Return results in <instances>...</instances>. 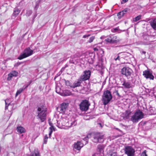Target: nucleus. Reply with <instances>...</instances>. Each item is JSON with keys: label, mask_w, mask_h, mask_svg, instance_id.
<instances>
[{"label": "nucleus", "mask_w": 156, "mask_h": 156, "mask_svg": "<svg viewBox=\"0 0 156 156\" xmlns=\"http://www.w3.org/2000/svg\"><path fill=\"white\" fill-rule=\"evenodd\" d=\"M57 123L59 127L64 126L69 128L77 124L76 120L73 117L68 119L66 117H62L57 121Z\"/></svg>", "instance_id": "nucleus-1"}, {"label": "nucleus", "mask_w": 156, "mask_h": 156, "mask_svg": "<svg viewBox=\"0 0 156 156\" xmlns=\"http://www.w3.org/2000/svg\"><path fill=\"white\" fill-rule=\"evenodd\" d=\"M47 111V108L43 105L37 107V116L42 122H44L46 119Z\"/></svg>", "instance_id": "nucleus-2"}, {"label": "nucleus", "mask_w": 156, "mask_h": 156, "mask_svg": "<svg viewBox=\"0 0 156 156\" xmlns=\"http://www.w3.org/2000/svg\"><path fill=\"white\" fill-rule=\"evenodd\" d=\"M92 141L96 143H102L105 140L104 135L100 133L92 134Z\"/></svg>", "instance_id": "nucleus-3"}, {"label": "nucleus", "mask_w": 156, "mask_h": 156, "mask_svg": "<svg viewBox=\"0 0 156 156\" xmlns=\"http://www.w3.org/2000/svg\"><path fill=\"white\" fill-rule=\"evenodd\" d=\"M144 116V113L139 110L136 111L134 114L131 116L130 120L133 123H136L140 119H142Z\"/></svg>", "instance_id": "nucleus-4"}, {"label": "nucleus", "mask_w": 156, "mask_h": 156, "mask_svg": "<svg viewBox=\"0 0 156 156\" xmlns=\"http://www.w3.org/2000/svg\"><path fill=\"white\" fill-rule=\"evenodd\" d=\"M112 98L111 92L108 90L105 91L102 97V101L104 105L107 104Z\"/></svg>", "instance_id": "nucleus-5"}, {"label": "nucleus", "mask_w": 156, "mask_h": 156, "mask_svg": "<svg viewBox=\"0 0 156 156\" xmlns=\"http://www.w3.org/2000/svg\"><path fill=\"white\" fill-rule=\"evenodd\" d=\"M34 53V50H31L30 48H27L24 51L23 53L18 58V59L21 60L32 55Z\"/></svg>", "instance_id": "nucleus-6"}, {"label": "nucleus", "mask_w": 156, "mask_h": 156, "mask_svg": "<svg viewBox=\"0 0 156 156\" xmlns=\"http://www.w3.org/2000/svg\"><path fill=\"white\" fill-rule=\"evenodd\" d=\"M90 104L87 100H83L79 105L80 108L82 111H87L89 109Z\"/></svg>", "instance_id": "nucleus-7"}, {"label": "nucleus", "mask_w": 156, "mask_h": 156, "mask_svg": "<svg viewBox=\"0 0 156 156\" xmlns=\"http://www.w3.org/2000/svg\"><path fill=\"white\" fill-rule=\"evenodd\" d=\"M105 41L111 43H117L120 41V40L117 38L116 36L114 35H111L109 37L105 39Z\"/></svg>", "instance_id": "nucleus-8"}, {"label": "nucleus", "mask_w": 156, "mask_h": 156, "mask_svg": "<svg viewBox=\"0 0 156 156\" xmlns=\"http://www.w3.org/2000/svg\"><path fill=\"white\" fill-rule=\"evenodd\" d=\"M91 72L90 70H86L83 72V74L82 75L79 79L80 81H84L89 79L90 76Z\"/></svg>", "instance_id": "nucleus-9"}, {"label": "nucleus", "mask_w": 156, "mask_h": 156, "mask_svg": "<svg viewBox=\"0 0 156 156\" xmlns=\"http://www.w3.org/2000/svg\"><path fill=\"white\" fill-rule=\"evenodd\" d=\"M132 70L128 67H125L121 69V73L126 77H129L131 74Z\"/></svg>", "instance_id": "nucleus-10"}, {"label": "nucleus", "mask_w": 156, "mask_h": 156, "mask_svg": "<svg viewBox=\"0 0 156 156\" xmlns=\"http://www.w3.org/2000/svg\"><path fill=\"white\" fill-rule=\"evenodd\" d=\"M125 153L128 156H133L135 152L134 150L130 146H127L125 148Z\"/></svg>", "instance_id": "nucleus-11"}, {"label": "nucleus", "mask_w": 156, "mask_h": 156, "mask_svg": "<svg viewBox=\"0 0 156 156\" xmlns=\"http://www.w3.org/2000/svg\"><path fill=\"white\" fill-rule=\"evenodd\" d=\"M68 106L69 103H63L61 104L60 105L59 108L60 112L62 113H64Z\"/></svg>", "instance_id": "nucleus-12"}, {"label": "nucleus", "mask_w": 156, "mask_h": 156, "mask_svg": "<svg viewBox=\"0 0 156 156\" xmlns=\"http://www.w3.org/2000/svg\"><path fill=\"white\" fill-rule=\"evenodd\" d=\"M143 75L146 79L153 80L154 76L152 74L151 72L148 70H145L143 72Z\"/></svg>", "instance_id": "nucleus-13"}, {"label": "nucleus", "mask_w": 156, "mask_h": 156, "mask_svg": "<svg viewBox=\"0 0 156 156\" xmlns=\"http://www.w3.org/2000/svg\"><path fill=\"white\" fill-rule=\"evenodd\" d=\"M83 144L80 141H78L74 144L73 149H75L77 150H80L81 148L83 146Z\"/></svg>", "instance_id": "nucleus-14"}, {"label": "nucleus", "mask_w": 156, "mask_h": 156, "mask_svg": "<svg viewBox=\"0 0 156 156\" xmlns=\"http://www.w3.org/2000/svg\"><path fill=\"white\" fill-rule=\"evenodd\" d=\"M5 110L9 109V110H12V105L10 103V101L9 99L5 100Z\"/></svg>", "instance_id": "nucleus-15"}, {"label": "nucleus", "mask_w": 156, "mask_h": 156, "mask_svg": "<svg viewBox=\"0 0 156 156\" xmlns=\"http://www.w3.org/2000/svg\"><path fill=\"white\" fill-rule=\"evenodd\" d=\"M18 74V73L16 71H13L11 72L8 74L7 80H10L13 76H16Z\"/></svg>", "instance_id": "nucleus-16"}, {"label": "nucleus", "mask_w": 156, "mask_h": 156, "mask_svg": "<svg viewBox=\"0 0 156 156\" xmlns=\"http://www.w3.org/2000/svg\"><path fill=\"white\" fill-rule=\"evenodd\" d=\"M31 83V82H30L29 84L28 85H27L25 88H21L19 90H18L17 91V92L16 94V97L18 95H19L21 93L23 90H24L26 88H27L29 84H30Z\"/></svg>", "instance_id": "nucleus-17"}, {"label": "nucleus", "mask_w": 156, "mask_h": 156, "mask_svg": "<svg viewBox=\"0 0 156 156\" xmlns=\"http://www.w3.org/2000/svg\"><path fill=\"white\" fill-rule=\"evenodd\" d=\"M30 156H40L38 149H35L34 152L31 153Z\"/></svg>", "instance_id": "nucleus-18"}, {"label": "nucleus", "mask_w": 156, "mask_h": 156, "mask_svg": "<svg viewBox=\"0 0 156 156\" xmlns=\"http://www.w3.org/2000/svg\"><path fill=\"white\" fill-rule=\"evenodd\" d=\"M144 40L143 41L142 44L144 45H148L150 44V42L148 41L149 37L147 36H144Z\"/></svg>", "instance_id": "nucleus-19"}, {"label": "nucleus", "mask_w": 156, "mask_h": 156, "mask_svg": "<svg viewBox=\"0 0 156 156\" xmlns=\"http://www.w3.org/2000/svg\"><path fill=\"white\" fill-rule=\"evenodd\" d=\"M104 147L103 145H98L97 148V152L100 153H103Z\"/></svg>", "instance_id": "nucleus-20"}, {"label": "nucleus", "mask_w": 156, "mask_h": 156, "mask_svg": "<svg viewBox=\"0 0 156 156\" xmlns=\"http://www.w3.org/2000/svg\"><path fill=\"white\" fill-rule=\"evenodd\" d=\"M16 130L18 132L20 133H23L25 132V130L21 126H18Z\"/></svg>", "instance_id": "nucleus-21"}, {"label": "nucleus", "mask_w": 156, "mask_h": 156, "mask_svg": "<svg viewBox=\"0 0 156 156\" xmlns=\"http://www.w3.org/2000/svg\"><path fill=\"white\" fill-rule=\"evenodd\" d=\"M122 85L126 88H129L131 87L130 83L126 81H124Z\"/></svg>", "instance_id": "nucleus-22"}, {"label": "nucleus", "mask_w": 156, "mask_h": 156, "mask_svg": "<svg viewBox=\"0 0 156 156\" xmlns=\"http://www.w3.org/2000/svg\"><path fill=\"white\" fill-rule=\"evenodd\" d=\"M131 112L130 110H126L124 112V118L126 119H129L131 114Z\"/></svg>", "instance_id": "nucleus-23"}, {"label": "nucleus", "mask_w": 156, "mask_h": 156, "mask_svg": "<svg viewBox=\"0 0 156 156\" xmlns=\"http://www.w3.org/2000/svg\"><path fill=\"white\" fill-rule=\"evenodd\" d=\"M151 27L154 30H156V19L150 22Z\"/></svg>", "instance_id": "nucleus-24"}, {"label": "nucleus", "mask_w": 156, "mask_h": 156, "mask_svg": "<svg viewBox=\"0 0 156 156\" xmlns=\"http://www.w3.org/2000/svg\"><path fill=\"white\" fill-rule=\"evenodd\" d=\"M20 11L17 8H15L14 11L13 16L16 17L20 12Z\"/></svg>", "instance_id": "nucleus-25"}, {"label": "nucleus", "mask_w": 156, "mask_h": 156, "mask_svg": "<svg viewBox=\"0 0 156 156\" xmlns=\"http://www.w3.org/2000/svg\"><path fill=\"white\" fill-rule=\"evenodd\" d=\"M81 83L80 81H77L76 83H74L71 86V87L75 88L80 86Z\"/></svg>", "instance_id": "nucleus-26"}, {"label": "nucleus", "mask_w": 156, "mask_h": 156, "mask_svg": "<svg viewBox=\"0 0 156 156\" xmlns=\"http://www.w3.org/2000/svg\"><path fill=\"white\" fill-rule=\"evenodd\" d=\"M91 134H89L87 135V136L84 138L83 139V140L84 141H86V142L85 143V144H86L88 143V139L89 138H90L91 136Z\"/></svg>", "instance_id": "nucleus-27"}, {"label": "nucleus", "mask_w": 156, "mask_h": 156, "mask_svg": "<svg viewBox=\"0 0 156 156\" xmlns=\"http://www.w3.org/2000/svg\"><path fill=\"white\" fill-rule=\"evenodd\" d=\"M125 14V13H123V12L121 11L119 12L117 14L118 18L119 19L121 18Z\"/></svg>", "instance_id": "nucleus-28"}, {"label": "nucleus", "mask_w": 156, "mask_h": 156, "mask_svg": "<svg viewBox=\"0 0 156 156\" xmlns=\"http://www.w3.org/2000/svg\"><path fill=\"white\" fill-rule=\"evenodd\" d=\"M71 94V92L68 90H66L64 91V96H67L70 95Z\"/></svg>", "instance_id": "nucleus-29"}, {"label": "nucleus", "mask_w": 156, "mask_h": 156, "mask_svg": "<svg viewBox=\"0 0 156 156\" xmlns=\"http://www.w3.org/2000/svg\"><path fill=\"white\" fill-rule=\"evenodd\" d=\"M104 156V153H100L98 152L97 153L94 154L92 155V156Z\"/></svg>", "instance_id": "nucleus-30"}, {"label": "nucleus", "mask_w": 156, "mask_h": 156, "mask_svg": "<svg viewBox=\"0 0 156 156\" xmlns=\"http://www.w3.org/2000/svg\"><path fill=\"white\" fill-rule=\"evenodd\" d=\"M141 16L139 15L133 19V21L136 22L141 19Z\"/></svg>", "instance_id": "nucleus-31"}, {"label": "nucleus", "mask_w": 156, "mask_h": 156, "mask_svg": "<svg viewBox=\"0 0 156 156\" xmlns=\"http://www.w3.org/2000/svg\"><path fill=\"white\" fill-rule=\"evenodd\" d=\"M95 38L94 36H92L90 38L89 40L88 41V42L91 43L92 42Z\"/></svg>", "instance_id": "nucleus-32"}, {"label": "nucleus", "mask_w": 156, "mask_h": 156, "mask_svg": "<svg viewBox=\"0 0 156 156\" xmlns=\"http://www.w3.org/2000/svg\"><path fill=\"white\" fill-rule=\"evenodd\" d=\"M65 81L66 85L67 86H69L71 87V86H72V84H71L70 83V82L69 81H66L65 80Z\"/></svg>", "instance_id": "nucleus-33"}, {"label": "nucleus", "mask_w": 156, "mask_h": 156, "mask_svg": "<svg viewBox=\"0 0 156 156\" xmlns=\"http://www.w3.org/2000/svg\"><path fill=\"white\" fill-rule=\"evenodd\" d=\"M48 137L47 135H46L44 136V144H46L47 141V140L48 139Z\"/></svg>", "instance_id": "nucleus-34"}, {"label": "nucleus", "mask_w": 156, "mask_h": 156, "mask_svg": "<svg viewBox=\"0 0 156 156\" xmlns=\"http://www.w3.org/2000/svg\"><path fill=\"white\" fill-rule=\"evenodd\" d=\"M141 156H147L146 154V151H144L141 154Z\"/></svg>", "instance_id": "nucleus-35"}, {"label": "nucleus", "mask_w": 156, "mask_h": 156, "mask_svg": "<svg viewBox=\"0 0 156 156\" xmlns=\"http://www.w3.org/2000/svg\"><path fill=\"white\" fill-rule=\"evenodd\" d=\"M32 13V11H28L26 13V15L28 16H29Z\"/></svg>", "instance_id": "nucleus-36"}, {"label": "nucleus", "mask_w": 156, "mask_h": 156, "mask_svg": "<svg viewBox=\"0 0 156 156\" xmlns=\"http://www.w3.org/2000/svg\"><path fill=\"white\" fill-rule=\"evenodd\" d=\"M49 129H50V131L52 130L53 131V130L54 129V127L53 125H51V126L49 128Z\"/></svg>", "instance_id": "nucleus-37"}, {"label": "nucleus", "mask_w": 156, "mask_h": 156, "mask_svg": "<svg viewBox=\"0 0 156 156\" xmlns=\"http://www.w3.org/2000/svg\"><path fill=\"white\" fill-rule=\"evenodd\" d=\"M127 11H128V9L126 8L122 11L123 12V13H125V14L127 12Z\"/></svg>", "instance_id": "nucleus-38"}, {"label": "nucleus", "mask_w": 156, "mask_h": 156, "mask_svg": "<svg viewBox=\"0 0 156 156\" xmlns=\"http://www.w3.org/2000/svg\"><path fill=\"white\" fill-rule=\"evenodd\" d=\"M110 155L111 156H116L117 154L116 153H113L112 154H111Z\"/></svg>", "instance_id": "nucleus-39"}, {"label": "nucleus", "mask_w": 156, "mask_h": 156, "mask_svg": "<svg viewBox=\"0 0 156 156\" xmlns=\"http://www.w3.org/2000/svg\"><path fill=\"white\" fill-rule=\"evenodd\" d=\"M21 63L20 62H17L16 64L14 65V66H18L19 65H20Z\"/></svg>", "instance_id": "nucleus-40"}, {"label": "nucleus", "mask_w": 156, "mask_h": 156, "mask_svg": "<svg viewBox=\"0 0 156 156\" xmlns=\"http://www.w3.org/2000/svg\"><path fill=\"white\" fill-rule=\"evenodd\" d=\"M52 132V130H50V132H49V137L50 138V137H51V135Z\"/></svg>", "instance_id": "nucleus-41"}, {"label": "nucleus", "mask_w": 156, "mask_h": 156, "mask_svg": "<svg viewBox=\"0 0 156 156\" xmlns=\"http://www.w3.org/2000/svg\"><path fill=\"white\" fill-rule=\"evenodd\" d=\"M90 36V35H84L83 36V38H86L87 37H89Z\"/></svg>", "instance_id": "nucleus-42"}, {"label": "nucleus", "mask_w": 156, "mask_h": 156, "mask_svg": "<svg viewBox=\"0 0 156 156\" xmlns=\"http://www.w3.org/2000/svg\"><path fill=\"white\" fill-rule=\"evenodd\" d=\"M115 93L116 94V95L119 97L120 95L119 93H118V91L117 90H116L115 91Z\"/></svg>", "instance_id": "nucleus-43"}, {"label": "nucleus", "mask_w": 156, "mask_h": 156, "mask_svg": "<svg viewBox=\"0 0 156 156\" xmlns=\"http://www.w3.org/2000/svg\"><path fill=\"white\" fill-rule=\"evenodd\" d=\"M115 60L116 61L117 60H120V58H119V56H117V57L115 59Z\"/></svg>", "instance_id": "nucleus-44"}, {"label": "nucleus", "mask_w": 156, "mask_h": 156, "mask_svg": "<svg viewBox=\"0 0 156 156\" xmlns=\"http://www.w3.org/2000/svg\"><path fill=\"white\" fill-rule=\"evenodd\" d=\"M94 51H98V49L97 48H94Z\"/></svg>", "instance_id": "nucleus-45"}, {"label": "nucleus", "mask_w": 156, "mask_h": 156, "mask_svg": "<svg viewBox=\"0 0 156 156\" xmlns=\"http://www.w3.org/2000/svg\"><path fill=\"white\" fill-rule=\"evenodd\" d=\"M128 0H122V1L124 2V3H125L127 2Z\"/></svg>", "instance_id": "nucleus-46"}, {"label": "nucleus", "mask_w": 156, "mask_h": 156, "mask_svg": "<svg viewBox=\"0 0 156 156\" xmlns=\"http://www.w3.org/2000/svg\"><path fill=\"white\" fill-rule=\"evenodd\" d=\"M142 53L144 54H145L146 53V52L145 51H142Z\"/></svg>", "instance_id": "nucleus-47"}, {"label": "nucleus", "mask_w": 156, "mask_h": 156, "mask_svg": "<svg viewBox=\"0 0 156 156\" xmlns=\"http://www.w3.org/2000/svg\"><path fill=\"white\" fill-rule=\"evenodd\" d=\"M49 125H50L51 126V125H53L52 124V123H49Z\"/></svg>", "instance_id": "nucleus-48"}, {"label": "nucleus", "mask_w": 156, "mask_h": 156, "mask_svg": "<svg viewBox=\"0 0 156 156\" xmlns=\"http://www.w3.org/2000/svg\"><path fill=\"white\" fill-rule=\"evenodd\" d=\"M56 91L57 93H58V92H57V89H56Z\"/></svg>", "instance_id": "nucleus-49"}, {"label": "nucleus", "mask_w": 156, "mask_h": 156, "mask_svg": "<svg viewBox=\"0 0 156 156\" xmlns=\"http://www.w3.org/2000/svg\"><path fill=\"white\" fill-rule=\"evenodd\" d=\"M116 129L117 130H118L119 131L120 130L119 129H118V128H116Z\"/></svg>", "instance_id": "nucleus-50"}, {"label": "nucleus", "mask_w": 156, "mask_h": 156, "mask_svg": "<svg viewBox=\"0 0 156 156\" xmlns=\"http://www.w3.org/2000/svg\"><path fill=\"white\" fill-rule=\"evenodd\" d=\"M99 124L100 125H101V123H99Z\"/></svg>", "instance_id": "nucleus-51"}]
</instances>
